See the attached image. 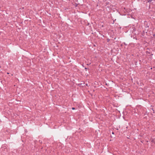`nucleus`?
I'll use <instances>...</instances> for the list:
<instances>
[{
    "label": "nucleus",
    "mask_w": 155,
    "mask_h": 155,
    "mask_svg": "<svg viewBox=\"0 0 155 155\" xmlns=\"http://www.w3.org/2000/svg\"><path fill=\"white\" fill-rule=\"evenodd\" d=\"M148 2H151L152 0H147Z\"/></svg>",
    "instance_id": "nucleus-1"
},
{
    "label": "nucleus",
    "mask_w": 155,
    "mask_h": 155,
    "mask_svg": "<svg viewBox=\"0 0 155 155\" xmlns=\"http://www.w3.org/2000/svg\"><path fill=\"white\" fill-rule=\"evenodd\" d=\"M7 74H9V73H7Z\"/></svg>",
    "instance_id": "nucleus-3"
},
{
    "label": "nucleus",
    "mask_w": 155,
    "mask_h": 155,
    "mask_svg": "<svg viewBox=\"0 0 155 155\" xmlns=\"http://www.w3.org/2000/svg\"><path fill=\"white\" fill-rule=\"evenodd\" d=\"M72 109L73 110H74V109H75V108H74V107H72Z\"/></svg>",
    "instance_id": "nucleus-2"
},
{
    "label": "nucleus",
    "mask_w": 155,
    "mask_h": 155,
    "mask_svg": "<svg viewBox=\"0 0 155 155\" xmlns=\"http://www.w3.org/2000/svg\"><path fill=\"white\" fill-rule=\"evenodd\" d=\"M112 134H114V132H112Z\"/></svg>",
    "instance_id": "nucleus-4"
}]
</instances>
